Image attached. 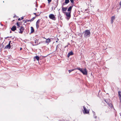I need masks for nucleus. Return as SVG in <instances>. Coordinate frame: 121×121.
Listing matches in <instances>:
<instances>
[{
    "instance_id": "obj_1",
    "label": "nucleus",
    "mask_w": 121,
    "mask_h": 121,
    "mask_svg": "<svg viewBox=\"0 0 121 121\" xmlns=\"http://www.w3.org/2000/svg\"><path fill=\"white\" fill-rule=\"evenodd\" d=\"M75 69L79 70L83 75H86L87 74V70L86 68L82 69L80 68H75Z\"/></svg>"
},
{
    "instance_id": "obj_2",
    "label": "nucleus",
    "mask_w": 121,
    "mask_h": 121,
    "mask_svg": "<svg viewBox=\"0 0 121 121\" xmlns=\"http://www.w3.org/2000/svg\"><path fill=\"white\" fill-rule=\"evenodd\" d=\"M84 36L85 38H87L90 35V32L89 30H86L84 32Z\"/></svg>"
},
{
    "instance_id": "obj_3",
    "label": "nucleus",
    "mask_w": 121,
    "mask_h": 121,
    "mask_svg": "<svg viewBox=\"0 0 121 121\" xmlns=\"http://www.w3.org/2000/svg\"><path fill=\"white\" fill-rule=\"evenodd\" d=\"M83 112L84 114H88L89 113V111L84 106H83Z\"/></svg>"
},
{
    "instance_id": "obj_4",
    "label": "nucleus",
    "mask_w": 121,
    "mask_h": 121,
    "mask_svg": "<svg viewBox=\"0 0 121 121\" xmlns=\"http://www.w3.org/2000/svg\"><path fill=\"white\" fill-rule=\"evenodd\" d=\"M49 17V18L51 19L54 20H56V18L55 16L52 14H50Z\"/></svg>"
},
{
    "instance_id": "obj_5",
    "label": "nucleus",
    "mask_w": 121,
    "mask_h": 121,
    "mask_svg": "<svg viewBox=\"0 0 121 121\" xmlns=\"http://www.w3.org/2000/svg\"><path fill=\"white\" fill-rule=\"evenodd\" d=\"M71 12H66L65 13L66 14V15L67 17V19L68 20H69V19L71 17Z\"/></svg>"
},
{
    "instance_id": "obj_6",
    "label": "nucleus",
    "mask_w": 121,
    "mask_h": 121,
    "mask_svg": "<svg viewBox=\"0 0 121 121\" xmlns=\"http://www.w3.org/2000/svg\"><path fill=\"white\" fill-rule=\"evenodd\" d=\"M11 41H10L9 42V44L7 45L4 48L10 49L11 48V46L10 45V43Z\"/></svg>"
},
{
    "instance_id": "obj_7",
    "label": "nucleus",
    "mask_w": 121,
    "mask_h": 121,
    "mask_svg": "<svg viewBox=\"0 0 121 121\" xmlns=\"http://www.w3.org/2000/svg\"><path fill=\"white\" fill-rule=\"evenodd\" d=\"M24 30V27H23L22 26L20 27V31L19 32V33H20L22 34V33L23 32V30Z\"/></svg>"
},
{
    "instance_id": "obj_8",
    "label": "nucleus",
    "mask_w": 121,
    "mask_h": 121,
    "mask_svg": "<svg viewBox=\"0 0 121 121\" xmlns=\"http://www.w3.org/2000/svg\"><path fill=\"white\" fill-rule=\"evenodd\" d=\"M73 54V52L71 51L69 52L67 56L68 57H69L70 56L72 55Z\"/></svg>"
},
{
    "instance_id": "obj_9",
    "label": "nucleus",
    "mask_w": 121,
    "mask_h": 121,
    "mask_svg": "<svg viewBox=\"0 0 121 121\" xmlns=\"http://www.w3.org/2000/svg\"><path fill=\"white\" fill-rule=\"evenodd\" d=\"M118 93L119 98L120 100V102H121V92L120 91H118Z\"/></svg>"
},
{
    "instance_id": "obj_10",
    "label": "nucleus",
    "mask_w": 121,
    "mask_h": 121,
    "mask_svg": "<svg viewBox=\"0 0 121 121\" xmlns=\"http://www.w3.org/2000/svg\"><path fill=\"white\" fill-rule=\"evenodd\" d=\"M73 5H72V6L69 7L67 11L69 12H71V10H72V8L73 7Z\"/></svg>"
},
{
    "instance_id": "obj_11",
    "label": "nucleus",
    "mask_w": 121,
    "mask_h": 121,
    "mask_svg": "<svg viewBox=\"0 0 121 121\" xmlns=\"http://www.w3.org/2000/svg\"><path fill=\"white\" fill-rule=\"evenodd\" d=\"M62 11L63 12V13H65L64 12V11H66L67 9V8H64L63 7V6H62Z\"/></svg>"
},
{
    "instance_id": "obj_12",
    "label": "nucleus",
    "mask_w": 121,
    "mask_h": 121,
    "mask_svg": "<svg viewBox=\"0 0 121 121\" xmlns=\"http://www.w3.org/2000/svg\"><path fill=\"white\" fill-rule=\"evenodd\" d=\"M16 27L15 26H14L11 28V30L13 31H14L16 30Z\"/></svg>"
},
{
    "instance_id": "obj_13",
    "label": "nucleus",
    "mask_w": 121,
    "mask_h": 121,
    "mask_svg": "<svg viewBox=\"0 0 121 121\" xmlns=\"http://www.w3.org/2000/svg\"><path fill=\"white\" fill-rule=\"evenodd\" d=\"M104 100L108 104L110 103L111 101L109 99H107Z\"/></svg>"
},
{
    "instance_id": "obj_14",
    "label": "nucleus",
    "mask_w": 121,
    "mask_h": 121,
    "mask_svg": "<svg viewBox=\"0 0 121 121\" xmlns=\"http://www.w3.org/2000/svg\"><path fill=\"white\" fill-rule=\"evenodd\" d=\"M115 16H113L111 18V23H113V21L115 19Z\"/></svg>"
},
{
    "instance_id": "obj_15",
    "label": "nucleus",
    "mask_w": 121,
    "mask_h": 121,
    "mask_svg": "<svg viewBox=\"0 0 121 121\" xmlns=\"http://www.w3.org/2000/svg\"><path fill=\"white\" fill-rule=\"evenodd\" d=\"M51 42V40L50 39H46V41H45V43H48Z\"/></svg>"
},
{
    "instance_id": "obj_16",
    "label": "nucleus",
    "mask_w": 121,
    "mask_h": 121,
    "mask_svg": "<svg viewBox=\"0 0 121 121\" xmlns=\"http://www.w3.org/2000/svg\"><path fill=\"white\" fill-rule=\"evenodd\" d=\"M39 57L38 56H35L34 57V59H36L38 61H39Z\"/></svg>"
},
{
    "instance_id": "obj_17",
    "label": "nucleus",
    "mask_w": 121,
    "mask_h": 121,
    "mask_svg": "<svg viewBox=\"0 0 121 121\" xmlns=\"http://www.w3.org/2000/svg\"><path fill=\"white\" fill-rule=\"evenodd\" d=\"M109 106L111 108H113V105L110 102L109 104H108Z\"/></svg>"
},
{
    "instance_id": "obj_18",
    "label": "nucleus",
    "mask_w": 121,
    "mask_h": 121,
    "mask_svg": "<svg viewBox=\"0 0 121 121\" xmlns=\"http://www.w3.org/2000/svg\"><path fill=\"white\" fill-rule=\"evenodd\" d=\"M57 6V5H56L55 4H54L53 5V6L52 7V10L54 9L55 10V8H56Z\"/></svg>"
},
{
    "instance_id": "obj_19",
    "label": "nucleus",
    "mask_w": 121,
    "mask_h": 121,
    "mask_svg": "<svg viewBox=\"0 0 121 121\" xmlns=\"http://www.w3.org/2000/svg\"><path fill=\"white\" fill-rule=\"evenodd\" d=\"M31 33H32L34 32V30L33 28L32 27H31Z\"/></svg>"
},
{
    "instance_id": "obj_20",
    "label": "nucleus",
    "mask_w": 121,
    "mask_h": 121,
    "mask_svg": "<svg viewBox=\"0 0 121 121\" xmlns=\"http://www.w3.org/2000/svg\"><path fill=\"white\" fill-rule=\"evenodd\" d=\"M69 2V0H65V3L66 4H67Z\"/></svg>"
},
{
    "instance_id": "obj_21",
    "label": "nucleus",
    "mask_w": 121,
    "mask_h": 121,
    "mask_svg": "<svg viewBox=\"0 0 121 121\" xmlns=\"http://www.w3.org/2000/svg\"><path fill=\"white\" fill-rule=\"evenodd\" d=\"M75 69H71V70H69V73H70L72 71L74 70H76Z\"/></svg>"
},
{
    "instance_id": "obj_22",
    "label": "nucleus",
    "mask_w": 121,
    "mask_h": 121,
    "mask_svg": "<svg viewBox=\"0 0 121 121\" xmlns=\"http://www.w3.org/2000/svg\"><path fill=\"white\" fill-rule=\"evenodd\" d=\"M71 2L72 3V5L74 4L73 3L74 2V0H70Z\"/></svg>"
},
{
    "instance_id": "obj_23",
    "label": "nucleus",
    "mask_w": 121,
    "mask_h": 121,
    "mask_svg": "<svg viewBox=\"0 0 121 121\" xmlns=\"http://www.w3.org/2000/svg\"><path fill=\"white\" fill-rule=\"evenodd\" d=\"M35 18V17H33L31 20H30V22H31V21H33Z\"/></svg>"
},
{
    "instance_id": "obj_24",
    "label": "nucleus",
    "mask_w": 121,
    "mask_h": 121,
    "mask_svg": "<svg viewBox=\"0 0 121 121\" xmlns=\"http://www.w3.org/2000/svg\"><path fill=\"white\" fill-rule=\"evenodd\" d=\"M40 20L39 19L36 22V24H39L40 22Z\"/></svg>"
},
{
    "instance_id": "obj_25",
    "label": "nucleus",
    "mask_w": 121,
    "mask_h": 121,
    "mask_svg": "<svg viewBox=\"0 0 121 121\" xmlns=\"http://www.w3.org/2000/svg\"><path fill=\"white\" fill-rule=\"evenodd\" d=\"M25 23H26L28 22H30V20H26V21H25Z\"/></svg>"
},
{
    "instance_id": "obj_26",
    "label": "nucleus",
    "mask_w": 121,
    "mask_h": 121,
    "mask_svg": "<svg viewBox=\"0 0 121 121\" xmlns=\"http://www.w3.org/2000/svg\"><path fill=\"white\" fill-rule=\"evenodd\" d=\"M36 27L37 28V29H38L39 27V26L38 24H36Z\"/></svg>"
},
{
    "instance_id": "obj_27",
    "label": "nucleus",
    "mask_w": 121,
    "mask_h": 121,
    "mask_svg": "<svg viewBox=\"0 0 121 121\" xmlns=\"http://www.w3.org/2000/svg\"><path fill=\"white\" fill-rule=\"evenodd\" d=\"M17 26L18 27V28L19 27H20V26H19V24L18 23V22H17Z\"/></svg>"
},
{
    "instance_id": "obj_28",
    "label": "nucleus",
    "mask_w": 121,
    "mask_h": 121,
    "mask_svg": "<svg viewBox=\"0 0 121 121\" xmlns=\"http://www.w3.org/2000/svg\"><path fill=\"white\" fill-rule=\"evenodd\" d=\"M48 3H50L51 1L52 0H48Z\"/></svg>"
},
{
    "instance_id": "obj_29",
    "label": "nucleus",
    "mask_w": 121,
    "mask_h": 121,
    "mask_svg": "<svg viewBox=\"0 0 121 121\" xmlns=\"http://www.w3.org/2000/svg\"><path fill=\"white\" fill-rule=\"evenodd\" d=\"M21 20V19H20V18H19L18 19V21H20V20Z\"/></svg>"
},
{
    "instance_id": "obj_30",
    "label": "nucleus",
    "mask_w": 121,
    "mask_h": 121,
    "mask_svg": "<svg viewBox=\"0 0 121 121\" xmlns=\"http://www.w3.org/2000/svg\"><path fill=\"white\" fill-rule=\"evenodd\" d=\"M57 47H58V46L57 45L56 46V50H57Z\"/></svg>"
},
{
    "instance_id": "obj_31",
    "label": "nucleus",
    "mask_w": 121,
    "mask_h": 121,
    "mask_svg": "<svg viewBox=\"0 0 121 121\" xmlns=\"http://www.w3.org/2000/svg\"><path fill=\"white\" fill-rule=\"evenodd\" d=\"M23 19V17H21V19Z\"/></svg>"
},
{
    "instance_id": "obj_32",
    "label": "nucleus",
    "mask_w": 121,
    "mask_h": 121,
    "mask_svg": "<svg viewBox=\"0 0 121 121\" xmlns=\"http://www.w3.org/2000/svg\"><path fill=\"white\" fill-rule=\"evenodd\" d=\"M11 38V37H7L6 38Z\"/></svg>"
},
{
    "instance_id": "obj_33",
    "label": "nucleus",
    "mask_w": 121,
    "mask_h": 121,
    "mask_svg": "<svg viewBox=\"0 0 121 121\" xmlns=\"http://www.w3.org/2000/svg\"><path fill=\"white\" fill-rule=\"evenodd\" d=\"M93 112L94 115L95 114V112Z\"/></svg>"
},
{
    "instance_id": "obj_34",
    "label": "nucleus",
    "mask_w": 121,
    "mask_h": 121,
    "mask_svg": "<svg viewBox=\"0 0 121 121\" xmlns=\"http://www.w3.org/2000/svg\"><path fill=\"white\" fill-rule=\"evenodd\" d=\"M34 14L35 15H36V13H34Z\"/></svg>"
},
{
    "instance_id": "obj_35",
    "label": "nucleus",
    "mask_w": 121,
    "mask_h": 121,
    "mask_svg": "<svg viewBox=\"0 0 121 121\" xmlns=\"http://www.w3.org/2000/svg\"><path fill=\"white\" fill-rule=\"evenodd\" d=\"M65 4H64V3H63V5H64Z\"/></svg>"
},
{
    "instance_id": "obj_36",
    "label": "nucleus",
    "mask_w": 121,
    "mask_h": 121,
    "mask_svg": "<svg viewBox=\"0 0 121 121\" xmlns=\"http://www.w3.org/2000/svg\"><path fill=\"white\" fill-rule=\"evenodd\" d=\"M11 33V31H10V33Z\"/></svg>"
},
{
    "instance_id": "obj_37",
    "label": "nucleus",
    "mask_w": 121,
    "mask_h": 121,
    "mask_svg": "<svg viewBox=\"0 0 121 121\" xmlns=\"http://www.w3.org/2000/svg\"><path fill=\"white\" fill-rule=\"evenodd\" d=\"M22 49V48H20V50H21Z\"/></svg>"
},
{
    "instance_id": "obj_38",
    "label": "nucleus",
    "mask_w": 121,
    "mask_h": 121,
    "mask_svg": "<svg viewBox=\"0 0 121 121\" xmlns=\"http://www.w3.org/2000/svg\"><path fill=\"white\" fill-rule=\"evenodd\" d=\"M96 117H95V118H96Z\"/></svg>"
},
{
    "instance_id": "obj_39",
    "label": "nucleus",
    "mask_w": 121,
    "mask_h": 121,
    "mask_svg": "<svg viewBox=\"0 0 121 121\" xmlns=\"http://www.w3.org/2000/svg\"><path fill=\"white\" fill-rule=\"evenodd\" d=\"M35 9L36 10H37V9Z\"/></svg>"
}]
</instances>
